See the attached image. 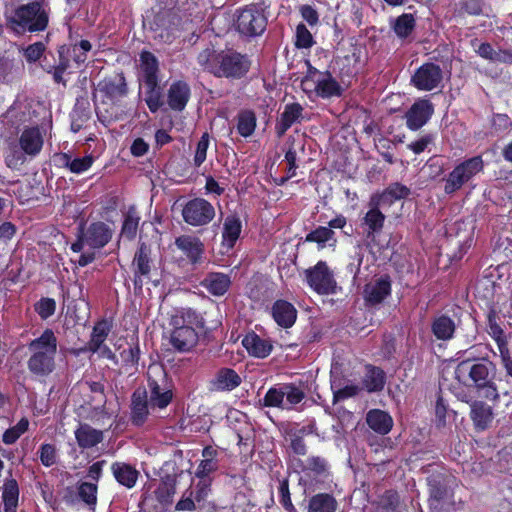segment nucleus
I'll list each match as a JSON object with an SVG mask.
<instances>
[{
	"instance_id": "f257e3e1",
	"label": "nucleus",
	"mask_w": 512,
	"mask_h": 512,
	"mask_svg": "<svg viewBox=\"0 0 512 512\" xmlns=\"http://www.w3.org/2000/svg\"><path fill=\"white\" fill-rule=\"evenodd\" d=\"M455 373L465 385L476 389H487V396L498 397V388L494 382L497 367L489 359L468 357L457 365Z\"/></svg>"
},
{
	"instance_id": "f03ea898",
	"label": "nucleus",
	"mask_w": 512,
	"mask_h": 512,
	"mask_svg": "<svg viewBox=\"0 0 512 512\" xmlns=\"http://www.w3.org/2000/svg\"><path fill=\"white\" fill-rule=\"evenodd\" d=\"M197 61L205 70L216 77L240 78L250 67L249 60L236 52H216L207 48L199 53Z\"/></svg>"
},
{
	"instance_id": "7ed1b4c3",
	"label": "nucleus",
	"mask_w": 512,
	"mask_h": 512,
	"mask_svg": "<svg viewBox=\"0 0 512 512\" xmlns=\"http://www.w3.org/2000/svg\"><path fill=\"white\" fill-rule=\"evenodd\" d=\"M7 25L17 34L44 31L49 23V9L43 2L33 1L14 8L6 15Z\"/></svg>"
},
{
	"instance_id": "20e7f679",
	"label": "nucleus",
	"mask_w": 512,
	"mask_h": 512,
	"mask_svg": "<svg viewBox=\"0 0 512 512\" xmlns=\"http://www.w3.org/2000/svg\"><path fill=\"white\" fill-rule=\"evenodd\" d=\"M28 349L30 357L27 365L29 371L40 377L52 373L55 368V355L57 352V338L50 329H46L42 335L32 340Z\"/></svg>"
},
{
	"instance_id": "39448f33",
	"label": "nucleus",
	"mask_w": 512,
	"mask_h": 512,
	"mask_svg": "<svg viewBox=\"0 0 512 512\" xmlns=\"http://www.w3.org/2000/svg\"><path fill=\"white\" fill-rule=\"evenodd\" d=\"M203 20L204 16L202 13H197L192 19L185 18L184 20L172 14L163 15L155 22L154 38L164 43H171L179 36L180 25L182 30L195 33L193 28L200 25Z\"/></svg>"
},
{
	"instance_id": "423d86ee",
	"label": "nucleus",
	"mask_w": 512,
	"mask_h": 512,
	"mask_svg": "<svg viewBox=\"0 0 512 512\" xmlns=\"http://www.w3.org/2000/svg\"><path fill=\"white\" fill-rule=\"evenodd\" d=\"M483 169V160L480 156L472 157L458 164L445 179L444 192L453 194L468 183Z\"/></svg>"
},
{
	"instance_id": "0eeeda50",
	"label": "nucleus",
	"mask_w": 512,
	"mask_h": 512,
	"mask_svg": "<svg viewBox=\"0 0 512 512\" xmlns=\"http://www.w3.org/2000/svg\"><path fill=\"white\" fill-rule=\"evenodd\" d=\"M305 397L304 392L291 384L270 388L265 397L264 405L267 407H278L290 409L293 405L300 403Z\"/></svg>"
},
{
	"instance_id": "6e6552de",
	"label": "nucleus",
	"mask_w": 512,
	"mask_h": 512,
	"mask_svg": "<svg viewBox=\"0 0 512 512\" xmlns=\"http://www.w3.org/2000/svg\"><path fill=\"white\" fill-rule=\"evenodd\" d=\"M267 20L263 11L255 5L240 10L236 19L237 30L245 36H256L264 32Z\"/></svg>"
},
{
	"instance_id": "1a4fd4ad",
	"label": "nucleus",
	"mask_w": 512,
	"mask_h": 512,
	"mask_svg": "<svg viewBox=\"0 0 512 512\" xmlns=\"http://www.w3.org/2000/svg\"><path fill=\"white\" fill-rule=\"evenodd\" d=\"M305 89H313L317 95L328 98L340 94V86L328 72H320L315 68L308 69L307 76L302 81Z\"/></svg>"
},
{
	"instance_id": "9d476101",
	"label": "nucleus",
	"mask_w": 512,
	"mask_h": 512,
	"mask_svg": "<svg viewBox=\"0 0 512 512\" xmlns=\"http://www.w3.org/2000/svg\"><path fill=\"white\" fill-rule=\"evenodd\" d=\"M184 221L191 226H204L215 217L213 205L203 198H195L188 201L183 210Z\"/></svg>"
},
{
	"instance_id": "9b49d317",
	"label": "nucleus",
	"mask_w": 512,
	"mask_h": 512,
	"mask_svg": "<svg viewBox=\"0 0 512 512\" xmlns=\"http://www.w3.org/2000/svg\"><path fill=\"white\" fill-rule=\"evenodd\" d=\"M306 278L309 286L319 294H329L334 291L333 274L325 262L320 261L312 269H308Z\"/></svg>"
},
{
	"instance_id": "f8f14e48",
	"label": "nucleus",
	"mask_w": 512,
	"mask_h": 512,
	"mask_svg": "<svg viewBox=\"0 0 512 512\" xmlns=\"http://www.w3.org/2000/svg\"><path fill=\"white\" fill-rule=\"evenodd\" d=\"M443 78L441 68L434 63L420 66L411 78V83L421 91H431L437 88Z\"/></svg>"
},
{
	"instance_id": "ddd939ff",
	"label": "nucleus",
	"mask_w": 512,
	"mask_h": 512,
	"mask_svg": "<svg viewBox=\"0 0 512 512\" xmlns=\"http://www.w3.org/2000/svg\"><path fill=\"white\" fill-rule=\"evenodd\" d=\"M169 343L178 352H189L198 343V333L189 325L176 326L170 333Z\"/></svg>"
},
{
	"instance_id": "4468645a",
	"label": "nucleus",
	"mask_w": 512,
	"mask_h": 512,
	"mask_svg": "<svg viewBox=\"0 0 512 512\" xmlns=\"http://www.w3.org/2000/svg\"><path fill=\"white\" fill-rule=\"evenodd\" d=\"M82 234L84 243L92 249L104 247L112 238V231L103 222L92 223Z\"/></svg>"
},
{
	"instance_id": "2eb2a0df",
	"label": "nucleus",
	"mask_w": 512,
	"mask_h": 512,
	"mask_svg": "<svg viewBox=\"0 0 512 512\" xmlns=\"http://www.w3.org/2000/svg\"><path fill=\"white\" fill-rule=\"evenodd\" d=\"M433 106L428 100L416 101L406 114V123L409 129L418 130L430 119Z\"/></svg>"
},
{
	"instance_id": "dca6fc26",
	"label": "nucleus",
	"mask_w": 512,
	"mask_h": 512,
	"mask_svg": "<svg viewBox=\"0 0 512 512\" xmlns=\"http://www.w3.org/2000/svg\"><path fill=\"white\" fill-rule=\"evenodd\" d=\"M97 89L113 102L127 94V85L122 74L103 79L98 83Z\"/></svg>"
},
{
	"instance_id": "f3484780",
	"label": "nucleus",
	"mask_w": 512,
	"mask_h": 512,
	"mask_svg": "<svg viewBox=\"0 0 512 512\" xmlns=\"http://www.w3.org/2000/svg\"><path fill=\"white\" fill-rule=\"evenodd\" d=\"M241 384V377L230 368L220 369L210 381L212 391H232Z\"/></svg>"
},
{
	"instance_id": "a211bd4d",
	"label": "nucleus",
	"mask_w": 512,
	"mask_h": 512,
	"mask_svg": "<svg viewBox=\"0 0 512 512\" xmlns=\"http://www.w3.org/2000/svg\"><path fill=\"white\" fill-rule=\"evenodd\" d=\"M175 245L192 263L198 262L204 252V244L201 240L191 235L179 236L175 240Z\"/></svg>"
},
{
	"instance_id": "6ab92c4d",
	"label": "nucleus",
	"mask_w": 512,
	"mask_h": 512,
	"mask_svg": "<svg viewBox=\"0 0 512 512\" xmlns=\"http://www.w3.org/2000/svg\"><path fill=\"white\" fill-rule=\"evenodd\" d=\"M391 291V284L387 278H380L365 285L364 298L370 305L381 303Z\"/></svg>"
},
{
	"instance_id": "aec40b11",
	"label": "nucleus",
	"mask_w": 512,
	"mask_h": 512,
	"mask_svg": "<svg viewBox=\"0 0 512 512\" xmlns=\"http://www.w3.org/2000/svg\"><path fill=\"white\" fill-rule=\"evenodd\" d=\"M19 145L24 154L34 157L43 146V136L38 128L25 129L19 138Z\"/></svg>"
},
{
	"instance_id": "412c9836",
	"label": "nucleus",
	"mask_w": 512,
	"mask_h": 512,
	"mask_svg": "<svg viewBox=\"0 0 512 512\" xmlns=\"http://www.w3.org/2000/svg\"><path fill=\"white\" fill-rule=\"evenodd\" d=\"M410 194V189L400 183L389 185L381 194L373 195V203L384 207L391 206L395 201L404 199Z\"/></svg>"
},
{
	"instance_id": "4be33fe9",
	"label": "nucleus",
	"mask_w": 512,
	"mask_h": 512,
	"mask_svg": "<svg viewBox=\"0 0 512 512\" xmlns=\"http://www.w3.org/2000/svg\"><path fill=\"white\" fill-rule=\"evenodd\" d=\"M302 112L303 107L299 103H291L285 106L275 127L278 137H282L294 123L300 121Z\"/></svg>"
},
{
	"instance_id": "5701e85b",
	"label": "nucleus",
	"mask_w": 512,
	"mask_h": 512,
	"mask_svg": "<svg viewBox=\"0 0 512 512\" xmlns=\"http://www.w3.org/2000/svg\"><path fill=\"white\" fill-rule=\"evenodd\" d=\"M131 410L133 423L136 425H142L151 410L145 390L137 389L133 393Z\"/></svg>"
},
{
	"instance_id": "b1692460",
	"label": "nucleus",
	"mask_w": 512,
	"mask_h": 512,
	"mask_svg": "<svg viewBox=\"0 0 512 512\" xmlns=\"http://www.w3.org/2000/svg\"><path fill=\"white\" fill-rule=\"evenodd\" d=\"M272 315L279 326L289 328L296 321L297 311L291 303L278 300L272 307Z\"/></svg>"
},
{
	"instance_id": "393cba45",
	"label": "nucleus",
	"mask_w": 512,
	"mask_h": 512,
	"mask_svg": "<svg viewBox=\"0 0 512 512\" xmlns=\"http://www.w3.org/2000/svg\"><path fill=\"white\" fill-rule=\"evenodd\" d=\"M190 97V88L187 83L178 81L168 90V104L171 109L181 111L185 108Z\"/></svg>"
},
{
	"instance_id": "a878e982",
	"label": "nucleus",
	"mask_w": 512,
	"mask_h": 512,
	"mask_svg": "<svg viewBox=\"0 0 512 512\" xmlns=\"http://www.w3.org/2000/svg\"><path fill=\"white\" fill-rule=\"evenodd\" d=\"M242 229L241 220L236 215H229L225 218L222 231V245L230 250L238 240Z\"/></svg>"
},
{
	"instance_id": "bb28decb",
	"label": "nucleus",
	"mask_w": 512,
	"mask_h": 512,
	"mask_svg": "<svg viewBox=\"0 0 512 512\" xmlns=\"http://www.w3.org/2000/svg\"><path fill=\"white\" fill-rule=\"evenodd\" d=\"M242 345L246 348L248 353L257 358H265L267 357L271 350V343L256 335L255 333H251L246 335L242 340Z\"/></svg>"
},
{
	"instance_id": "cd10ccee",
	"label": "nucleus",
	"mask_w": 512,
	"mask_h": 512,
	"mask_svg": "<svg viewBox=\"0 0 512 512\" xmlns=\"http://www.w3.org/2000/svg\"><path fill=\"white\" fill-rule=\"evenodd\" d=\"M366 422L373 431L381 435L389 433L393 426L392 417L379 409L369 411Z\"/></svg>"
},
{
	"instance_id": "c85d7f7f",
	"label": "nucleus",
	"mask_w": 512,
	"mask_h": 512,
	"mask_svg": "<svg viewBox=\"0 0 512 512\" xmlns=\"http://www.w3.org/2000/svg\"><path fill=\"white\" fill-rule=\"evenodd\" d=\"M134 273L135 279L134 284L136 286H142V277H147L150 273V259H149V251L147 247L143 244L135 253L133 259Z\"/></svg>"
},
{
	"instance_id": "c756f323",
	"label": "nucleus",
	"mask_w": 512,
	"mask_h": 512,
	"mask_svg": "<svg viewBox=\"0 0 512 512\" xmlns=\"http://www.w3.org/2000/svg\"><path fill=\"white\" fill-rule=\"evenodd\" d=\"M202 286L215 296L224 295L230 287L231 281L228 275L223 273H209L201 282Z\"/></svg>"
},
{
	"instance_id": "7c9ffc66",
	"label": "nucleus",
	"mask_w": 512,
	"mask_h": 512,
	"mask_svg": "<svg viewBox=\"0 0 512 512\" xmlns=\"http://www.w3.org/2000/svg\"><path fill=\"white\" fill-rule=\"evenodd\" d=\"M79 447L86 449L96 446L103 440V433L88 424H81L75 431Z\"/></svg>"
},
{
	"instance_id": "2f4dec72",
	"label": "nucleus",
	"mask_w": 512,
	"mask_h": 512,
	"mask_svg": "<svg viewBox=\"0 0 512 512\" xmlns=\"http://www.w3.org/2000/svg\"><path fill=\"white\" fill-rule=\"evenodd\" d=\"M115 479L123 486L132 488L135 486L139 472L129 464L116 462L111 466Z\"/></svg>"
},
{
	"instance_id": "473e14b6",
	"label": "nucleus",
	"mask_w": 512,
	"mask_h": 512,
	"mask_svg": "<svg viewBox=\"0 0 512 512\" xmlns=\"http://www.w3.org/2000/svg\"><path fill=\"white\" fill-rule=\"evenodd\" d=\"M150 396L149 405L150 409L156 408L164 409L172 400V392L169 389L162 388L157 382H149Z\"/></svg>"
},
{
	"instance_id": "72a5a7b5",
	"label": "nucleus",
	"mask_w": 512,
	"mask_h": 512,
	"mask_svg": "<svg viewBox=\"0 0 512 512\" xmlns=\"http://www.w3.org/2000/svg\"><path fill=\"white\" fill-rule=\"evenodd\" d=\"M337 506V501L332 495L319 493L309 500L308 512H335Z\"/></svg>"
},
{
	"instance_id": "f704fd0d",
	"label": "nucleus",
	"mask_w": 512,
	"mask_h": 512,
	"mask_svg": "<svg viewBox=\"0 0 512 512\" xmlns=\"http://www.w3.org/2000/svg\"><path fill=\"white\" fill-rule=\"evenodd\" d=\"M381 208L385 207L374 204L372 196L369 201V210L364 217V222L369 227L368 235L380 231L383 227L385 216L381 212Z\"/></svg>"
},
{
	"instance_id": "c9c22d12",
	"label": "nucleus",
	"mask_w": 512,
	"mask_h": 512,
	"mask_svg": "<svg viewBox=\"0 0 512 512\" xmlns=\"http://www.w3.org/2000/svg\"><path fill=\"white\" fill-rule=\"evenodd\" d=\"M19 489L15 479H7L3 486L2 499L4 512H17Z\"/></svg>"
},
{
	"instance_id": "e433bc0d",
	"label": "nucleus",
	"mask_w": 512,
	"mask_h": 512,
	"mask_svg": "<svg viewBox=\"0 0 512 512\" xmlns=\"http://www.w3.org/2000/svg\"><path fill=\"white\" fill-rule=\"evenodd\" d=\"M141 70L143 73V83L158 82V61L150 52H142L140 55Z\"/></svg>"
},
{
	"instance_id": "4c0bfd02",
	"label": "nucleus",
	"mask_w": 512,
	"mask_h": 512,
	"mask_svg": "<svg viewBox=\"0 0 512 512\" xmlns=\"http://www.w3.org/2000/svg\"><path fill=\"white\" fill-rule=\"evenodd\" d=\"M431 330L438 340H449L455 332V323L447 316H439L432 322Z\"/></svg>"
},
{
	"instance_id": "58836bf2",
	"label": "nucleus",
	"mask_w": 512,
	"mask_h": 512,
	"mask_svg": "<svg viewBox=\"0 0 512 512\" xmlns=\"http://www.w3.org/2000/svg\"><path fill=\"white\" fill-rule=\"evenodd\" d=\"M471 417L477 428L484 430L492 422L493 413L490 406L483 403H475L472 406Z\"/></svg>"
},
{
	"instance_id": "ea45409f",
	"label": "nucleus",
	"mask_w": 512,
	"mask_h": 512,
	"mask_svg": "<svg viewBox=\"0 0 512 512\" xmlns=\"http://www.w3.org/2000/svg\"><path fill=\"white\" fill-rule=\"evenodd\" d=\"M385 384L384 372L376 367H367L366 374L363 379V385L368 392H377L383 389Z\"/></svg>"
},
{
	"instance_id": "a19ab883",
	"label": "nucleus",
	"mask_w": 512,
	"mask_h": 512,
	"mask_svg": "<svg viewBox=\"0 0 512 512\" xmlns=\"http://www.w3.org/2000/svg\"><path fill=\"white\" fill-rule=\"evenodd\" d=\"M305 240L307 242L317 243L320 248L325 247L326 243H329L330 246H334L336 243L334 231L324 226H319L315 230L311 231L307 234Z\"/></svg>"
},
{
	"instance_id": "79ce46f5",
	"label": "nucleus",
	"mask_w": 512,
	"mask_h": 512,
	"mask_svg": "<svg viewBox=\"0 0 512 512\" xmlns=\"http://www.w3.org/2000/svg\"><path fill=\"white\" fill-rule=\"evenodd\" d=\"M175 486V477L167 476L165 479H163L158 488L155 490L157 500L162 504H170L176 492Z\"/></svg>"
},
{
	"instance_id": "37998d69",
	"label": "nucleus",
	"mask_w": 512,
	"mask_h": 512,
	"mask_svg": "<svg viewBox=\"0 0 512 512\" xmlns=\"http://www.w3.org/2000/svg\"><path fill=\"white\" fill-rule=\"evenodd\" d=\"M93 157L90 155L81 158H72L68 154L62 155L63 165L68 167L72 173L80 174L87 171L93 164Z\"/></svg>"
},
{
	"instance_id": "c03bdc74",
	"label": "nucleus",
	"mask_w": 512,
	"mask_h": 512,
	"mask_svg": "<svg viewBox=\"0 0 512 512\" xmlns=\"http://www.w3.org/2000/svg\"><path fill=\"white\" fill-rule=\"evenodd\" d=\"M145 91V102L151 112H156L163 104L162 92L158 82L144 83Z\"/></svg>"
},
{
	"instance_id": "a18cd8bd",
	"label": "nucleus",
	"mask_w": 512,
	"mask_h": 512,
	"mask_svg": "<svg viewBox=\"0 0 512 512\" xmlns=\"http://www.w3.org/2000/svg\"><path fill=\"white\" fill-rule=\"evenodd\" d=\"M256 128L255 113L250 110H245L238 115L237 130L243 137L251 136Z\"/></svg>"
},
{
	"instance_id": "49530a36",
	"label": "nucleus",
	"mask_w": 512,
	"mask_h": 512,
	"mask_svg": "<svg viewBox=\"0 0 512 512\" xmlns=\"http://www.w3.org/2000/svg\"><path fill=\"white\" fill-rule=\"evenodd\" d=\"M140 217L134 207L129 208L125 215L121 234L128 238L133 239L136 236Z\"/></svg>"
},
{
	"instance_id": "de8ad7c7",
	"label": "nucleus",
	"mask_w": 512,
	"mask_h": 512,
	"mask_svg": "<svg viewBox=\"0 0 512 512\" xmlns=\"http://www.w3.org/2000/svg\"><path fill=\"white\" fill-rule=\"evenodd\" d=\"M110 331V326L106 321L98 322L92 332L91 340L89 342V349H100L101 345L107 338Z\"/></svg>"
},
{
	"instance_id": "09e8293b",
	"label": "nucleus",
	"mask_w": 512,
	"mask_h": 512,
	"mask_svg": "<svg viewBox=\"0 0 512 512\" xmlns=\"http://www.w3.org/2000/svg\"><path fill=\"white\" fill-rule=\"evenodd\" d=\"M415 27V18L412 14L399 16L394 24V31L401 38L407 37Z\"/></svg>"
},
{
	"instance_id": "8fccbe9b",
	"label": "nucleus",
	"mask_w": 512,
	"mask_h": 512,
	"mask_svg": "<svg viewBox=\"0 0 512 512\" xmlns=\"http://www.w3.org/2000/svg\"><path fill=\"white\" fill-rule=\"evenodd\" d=\"M29 427V421L27 418H22L15 426L7 429L3 436L2 441L6 445L15 443L19 437L24 434Z\"/></svg>"
},
{
	"instance_id": "3c124183",
	"label": "nucleus",
	"mask_w": 512,
	"mask_h": 512,
	"mask_svg": "<svg viewBox=\"0 0 512 512\" xmlns=\"http://www.w3.org/2000/svg\"><path fill=\"white\" fill-rule=\"evenodd\" d=\"M78 495L88 506H94L97 502V485L88 482L81 483L78 487Z\"/></svg>"
},
{
	"instance_id": "603ef678",
	"label": "nucleus",
	"mask_w": 512,
	"mask_h": 512,
	"mask_svg": "<svg viewBox=\"0 0 512 512\" xmlns=\"http://www.w3.org/2000/svg\"><path fill=\"white\" fill-rule=\"evenodd\" d=\"M499 352L502 365L506 370L507 376L512 379V357L510 356L506 343L499 344ZM501 390L505 395H510V397L512 398V387L510 388V390L504 388H501Z\"/></svg>"
},
{
	"instance_id": "864d4df0",
	"label": "nucleus",
	"mask_w": 512,
	"mask_h": 512,
	"mask_svg": "<svg viewBox=\"0 0 512 512\" xmlns=\"http://www.w3.org/2000/svg\"><path fill=\"white\" fill-rule=\"evenodd\" d=\"M295 45L298 48H309L313 45V37L304 24H299L296 28Z\"/></svg>"
},
{
	"instance_id": "5fc2aeb1",
	"label": "nucleus",
	"mask_w": 512,
	"mask_h": 512,
	"mask_svg": "<svg viewBox=\"0 0 512 512\" xmlns=\"http://www.w3.org/2000/svg\"><path fill=\"white\" fill-rule=\"evenodd\" d=\"M40 461L46 466L50 467L57 461L56 448L52 444H43L39 450Z\"/></svg>"
},
{
	"instance_id": "6e6d98bb",
	"label": "nucleus",
	"mask_w": 512,
	"mask_h": 512,
	"mask_svg": "<svg viewBox=\"0 0 512 512\" xmlns=\"http://www.w3.org/2000/svg\"><path fill=\"white\" fill-rule=\"evenodd\" d=\"M92 48V45L87 40H81L79 43L74 44L72 47V56L77 64L84 63L87 59V52Z\"/></svg>"
},
{
	"instance_id": "4d7b16f0",
	"label": "nucleus",
	"mask_w": 512,
	"mask_h": 512,
	"mask_svg": "<svg viewBox=\"0 0 512 512\" xmlns=\"http://www.w3.org/2000/svg\"><path fill=\"white\" fill-rule=\"evenodd\" d=\"M56 303L51 298H42L35 304V310L42 319H47L55 313Z\"/></svg>"
},
{
	"instance_id": "13d9d810",
	"label": "nucleus",
	"mask_w": 512,
	"mask_h": 512,
	"mask_svg": "<svg viewBox=\"0 0 512 512\" xmlns=\"http://www.w3.org/2000/svg\"><path fill=\"white\" fill-rule=\"evenodd\" d=\"M209 147L208 134H203L197 143L196 152L194 156V164L199 167L205 160L207 155V149Z\"/></svg>"
},
{
	"instance_id": "bf43d9fd",
	"label": "nucleus",
	"mask_w": 512,
	"mask_h": 512,
	"mask_svg": "<svg viewBox=\"0 0 512 512\" xmlns=\"http://www.w3.org/2000/svg\"><path fill=\"white\" fill-rule=\"evenodd\" d=\"M279 494H280V503L283 507L292 512L294 510V506L291 501L290 492H289V483L287 479H283L279 483Z\"/></svg>"
},
{
	"instance_id": "052dcab7",
	"label": "nucleus",
	"mask_w": 512,
	"mask_h": 512,
	"mask_svg": "<svg viewBox=\"0 0 512 512\" xmlns=\"http://www.w3.org/2000/svg\"><path fill=\"white\" fill-rule=\"evenodd\" d=\"M217 469V462L213 458L203 459L197 470L196 476L201 479H205L210 473L214 472Z\"/></svg>"
},
{
	"instance_id": "680f3d73",
	"label": "nucleus",
	"mask_w": 512,
	"mask_h": 512,
	"mask_svg": "<svg viewBox=\"0 0 512 512\" xmlns=\"http://www.w3.org/2000/svg\"><path fill=\"white\" fill-rule=\"evenodd\" d=\"M45 51V45L42 42H36L34 44L29 45L25 51L24 55L27 61L36 62L40 59L43 52Z\"/></svg>"
},
{
	"instance_id": "e2e57ef3",
	"label": "nucleus",
	"mask_w": 512,
	"mask_h": 512,
	"mask_svg": "<svg viewBox=\"0 0 512 512\" xmlns=\"http://www.w3.org/2000/svg\"><path fill=\"white\" fill-rule=\"evenodd\" d=\"M359 390L360 388L356 385H347L334 392V402L353 397L359 392Z\"/></svg>"
},
{
	"instance_id": "0e129e2a",
	"label": "nucleus",
	"mask_w": 512,
	"mask_h": 512,
	"mask_svg": "<svg viewBox=\"0 0 512 512\" xmlns=\"http://www.w3.org/2000/svg\"><path fill=\"white\" fill-rule=\"evenodd\" d=\"M477 53L485 59L491 61H497L499 59V53L495 51L489 43H482L478 49Z\"/></svg>"
},
{
	"instance_id": "69168bd1",
	"label": "nucleus",
	"mask_w": 512,
	"mask_h": 512,
	"mask_svg": "<svg viewBox=\"0 0 512 512\" xmlns=\"http://www.w3.org/2000/svg\"><path fill=\"white\" fill-rule=\"evenodd\" d=\"M121 357L127 365H135L139 359V349L137 347L130 346L128 349H124L122 351Z\"/></svg>"
},
{
	"instance_id": "338daca9",
	"label": "nucleus",
	"mask_w": 512,
	"mask_h": 512,
	"mask_svg": "<svg viewBox=\"0 0 512 512\" xmlns=\"http://www.w3.org/2000/svg\"><path fill=\"white\" fill-rule=\"evenodd\" d=\"M461 9L470 15H479L482 12V5L479 0H466L461 3Z\"/></svg>"
},
{
	"instance_id": "774afa93",
	"label": "nucleus",
	"mask_w": 512,
	"mask_h": 512,
	"mask_svg": "<svg viewBox=\"0 0 512 512\" xmlns=\"http://www.w3.org/2000/svg\"><path fill=\"white\" fill-rule=\"evenodd\" d=\"M301 15L309 25H315L318 22V13L309 5H304L300 9Z\"/></svg>"
}]
</instances>
